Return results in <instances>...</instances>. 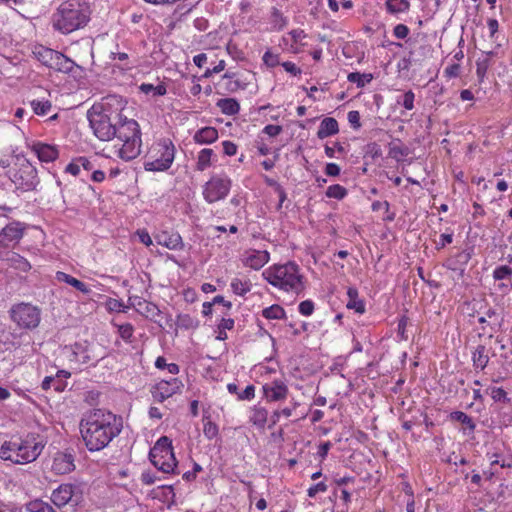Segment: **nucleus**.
<instances>
[{
	"label": "nucleus",
	"mask_w": 512,
	"mask_h": 512,
	"mask_svg": "<svg viewBox=\"0 0 512 512\" xmlns=\"http://www.w3.org/2000/svg\"><path fill=\"white\" fill-rule=\"evenodd\" d=\"M155 239L159 245H162L170 250H181L184 248L182 237L176 232L163 231L155 236Z\"/></svg>",
	"instance_id": "412c9836"
},
{
	"label": "nucleus",
	"mask_w": 512,
	"mask_h": 512,
	"mask_svg": "<svg viewBox=\"0 0 512 512\" xmlns=\"http://www.w3.org/2000/svg\"><path fill=\"white\" fill-rule=\"evenodd\" d=\"M11 320L20 328L33 330L41 321V310L31 303H17L9 310Z\"/></svg>",
	"instance_id": "0eeeda50"
},
{
	"label": "nucleus",
	"mask_w": 512,
	"mask_h": 512,
	"mask_svg": "<svg viewBox=\"0 0 512 512\" xmlns=\"http://www.w3.org/2000/svg\"><path fill=\"white\" fill-rule=\"evenodd\" d=\"M177 324L184 329H195L198 327L199 322L189 314H181L177 318Z\"/></svg>",
	"instance_id": "c03bdc74"
},
{
	"label": "nucleus",
	"mask_w": 512,
	"mask_h": 512,
	"mask_svg": "<svg viewBox=\"0 0 512 512\" xmlns=\"http://www.w3.org/2000/svg\"><path fill=\"white\" fill-rule=\"evenodd\" d=\"M255 396V387L248 385L242 393L238 394L239 400H251Z\"/></svg>",
	"instance_id": "13d9d810"
},
{
	"label": "nucleus",
	"mask_w": 512,
	"mask_h": 512,
	"mask_svg": "<svg viewBox=\"0 0 512 512\" xmlns=\"http://www.w3.org/2000/svg\"><path fill=\"white\" fill-rule=\"evenodd\" d=\"M56 279L59 282H64V283L74 287L75 289L82 292L83 294H89L91 292V290L87 287V285L84 282L74 278L73 276H71L65 272L58 271L56 273Z\"/></svg>",
	"instance_id": "c756f323"
},
{
	"label": "nucleus",
	"mask_w": 512,
	"mask_h": 512,
	"mask_svg": "<svg viewBox=\"0 0 512 512\" xmlns=\"http://www.w3.org/2000/svg\"><path fill=\"white\" fill-rule=\"evenodd\" d=\"M263 132L270 137H275L282 132V127L280 125H267L264 127Z\"/></svg>",
	"instance_id": "e2e57ef3"
},
{
	"label": "nucleus",
	"mask_w": 512,
	"mask_h": 512,
	"mask_svg": "<svg viewBox=\"0 0 512 512\" xmlns=\"http://www.w3.org/2000/svg\"><path fill=\"white\" fill-rule=\"evenodd\" d=\"M231 188V180L227 176H212L204 185L203 196L209 203L224 199Z\"/></svg>",
	"instance_id": "f8f14e48"
},
{
	"label": "nucleus",
	"mask_w": 512,
	"mask_h": 512,
	"mask_svg": "<svg viewBox=\"0 0 512 512\" xmlns=\"http://www.w3.org/2000/svg\"><path fill=\"white\" fill-rule=\"evenodd\" d=\"M471 257V249L463 250L447 261V268L453 271H460V273L462 274L464 272L465 266L468 264Z\"/></svg>",
	"instance_id": "5701e85b"
},
{
	"label": "nucleus",
	"mask_w": 512,
	"mask_h": 512,
	"mask_svg": "<svg viewBox=\"0 0 512 512\" xmlns=\"http://www.w3.org/2000/svg\"><path fill=\"white\" fill-rule=\"evenodd\" d=\"M262 315L266 319H282L285 317V310L280 305L274 304L263 309Z\"/></svg>",
	"instance_id": "ea45409f"
},
{
	"label": "nucleus",
	"mask_w": 512,
	"mask_h": 512,
	"mask_svg": "<svg viewBox=\"0 0 512 512\" xmlns=\"http://www.w3.org/2000/svg\"><path fill=\"white\" fill-rule=\"evenodd\" d=\"M500 44L495 49L483 51L482 55L476 60V75L479 82H483L488 69L493 65V57L498 56V49Z\"/></svg>",
	"instance_id": "6ab92c4d"
},
{
	"label": "nucleus",
	"mask_w": 512,
	"mask_h": 512,
	"mask_svg": "<svg viewBox=\"0 0 512 512\" xmlns=\"http://www.w3.org/2000/svg\"><path fill=\"white\" fill-rule=\"evenodd\" d=\"M234 327V320L232 318H222L219 325L218 330H231Z\"/></svg>",
	"instance_id": "774afa93"
},
{
	"label": "nucleus",
	"mask_w": 512,
	"mask_h": 512,
	"mask_svg": "<svg viewBox=\"0 0 512 512\" xmlns=\"http://www.w3.org/2000/svg\"><path fill=\"white\" fill-rule=\"evenodd\" d=\"M119 142L130 139H140L141 131L139 124L134 119H128L124 117L123 121H120L116 127V135Z\"/></svg>",
	"instance_id": "2eb2a0df"
},
{
	"label": "nucleus",
	"mask_w": 512,
	"mask_h": 512,
	"mask_svg": "<svg viewBox=\"0 0 512 512\" xmlns=\"http://www.w3.org/2000/svg\"><path fill=\"white\" fill-rule=\"evenodd\" d=\"M213 155V150L209 148L202 149L197 158L196 169L198 171H204L211 165V157Z\"/></svg>",
	"instance_id": "4c0bfd02"
},
{
	"label": "nucleus",
	"mask_w": 512,
	"mask_h": 512,
	"mask_svg": "<svg viewBox=\"0 0 512 512\" xmlns=\"http://www.w3.org/2000/svg\"><path fill=\"white\" fill-rule=\"evenodd\" d=\"M87 117L90 123V127L98 139L102 141H108L115 137L116 127L118 125L117 122L92 108L88 110Z\"/></svg>",
	"instance_id": "1a4fd4ad"
},
{
	"label": "nucleus",
	"mask_w": 512,
	"mask_h": 512,
	"mask_svg": "<svg viewBox=\"0 0 512 512\" xmlns=\"http://www.w3.org/2000/svg\"><path fill=\"white\" fill-rule=\"evenodd\" d=\"M140 90L145 94L153 93L154 96H162L165 95L167 92L166 87L164 85L154 86L153 84L147 83H143L140 86Z\"/></svg>",
	"instance_id": "49530a36"
},
{
	"label": "nucleus",
	"mask_w": 512,
	"mask_h": 512,
	"mask_svg": "<svg viewBox=\"0 0 512 512\" xmlns=\"http://www.w3.org/2000/svg\"><path fill=\"white\" fill-rule=\"evenodd\" d=\"M56 52L57 51L44 46L36 47L33 51L36 58L47 67L51 65L54 56H56Z\"/></svg>",
	"instance_id": "f704fd0d"
},
{
	"label": "nucleus",
	"mask_w": 512,
	"mask_h": 512,
	"mask_svg": "<svg viewBox=\"0 0 512 512\" xmlns=\"http://www.w3.org/2000/svg\"><path fill=\"white\" fill-rule=\"evenodd\" d=\"M512 275V269L506 265L497 267L493 272L495 280H502Z\"/></svg>",
	"instance_id": "09e8293b"
},
{
	"label": "nucleus",
	"mask_w": 512,
	"mask_h": 512,
	"mask_svg": "<svg viewBox=\"0 0 512 512\" xmlns=\"http://www.w3.org/2000/svg\"><path fill=\"white\" fill-rule=\"evenodd\" d=\"M25 512H56V510L49 503L37 499L25 505Z\"/></svg>",
	"instance_id": "e433bc0d"
},
{
	"label": "nucleus",
	"mask_w": 512,
	"mask_h": 512,
	"mask_svg": "<svg viewBox=\"0 0 512 512\" xmlns=\"http://www.w3.org/2000/svg\"><path fill=\"white\" fill-rule=\"evenodd\" d=\"M43 449L41 442L35 437L10 440L3 443L0 448V458L10 460L16 464H25L35 461Z\"/></svg>",
	"instance_id": "7ed1b4c3"
},
{
	"label": "nucleus",
	"mask_w": 512,
	"mask_h": 512,
	"mask_svg": "<svg viewBox=\"0 0 512 512\" xmlns=\"http://www.w3.org/2000/svg\"><path fill=\"white\" fill-rule=\"evenodd\" d=\"M263 392L268 401H280L287 397L288 387L281 380H273L263 385Z\"/></svg>",
	"instance_id": "aec40b11"
},
{
	"label": "nucleus",
	"mask_w": 512,
	"mask_h": 512,
	"mask_svg": "<svg viewBox=\"0 0 512 512\" xmlns=\"http://www.w3.org/2000/svg\"><path fill=\"white\" fill-rule=\"evenodd\" d=\"M386 7L390 13H401L408 10L409 2L407 0H387Z\"/></svg>",
	"instance_id": "a19ab883"
},
{
	"label": "nucleus",
	"mask_w": 512,
	"mask_h": 512,
	"mask_svg": "<svg viewBox=\"0 0 512 512\" xmlns=\"http://www.w3.org/2000/svg\"><path fill=\"white\" fill-rule=\"evenodd\" d=\"M491 396L494 401L509 402V398L507 397L506 391L501 387H493L491 391Z\"/></svg>",
	"instance_id": "8fccbe9b"
},
{
	"label": "nucleus",
	"mask_w": 512,
	"mask_h": 512,
	"mask_svg": "<svg viewBox=\"0 0 512 512\" xmlns=\"http://www.w3.org/2000/svg\"><path fill=\"white\" fill-rule=\"evenodd\" d=\"M489 350L485 345H478L473 351L472 361L475 368L483 370L489 363Z\"/></svg>",
	"instance_id": "c85d7f7f"
},
{
	"label": "nucleus",
	"mask_w": 512,
	"mask_h": 512,
	"mask_svg": "<svg viewBox=\"0 0 512 512\" xmlns=\"http://www.w3.org/2000/svg\"><path fill=\"white\" fill-rule=\"evenodd\" d=\"M75 469L74 457L71 453L57 452L52 461L51 470L57 475H64Z\"/></svg>",
	"instance_id": "f3484780"
},
{
	"label": "nucleus",
	"mask_w": 512,
	"mask_h": 512,
	"mask_svg": "<svg viewBox=\"0 0 512 512\" xmlns=\"http://www.w3.org/2000/svg\"><path fill=\"white\" fill-rule=\"evenodd\" d=\"M129 305L136 309L138 313L151 320L159 316L161 311L158 306L152 302H149L139 296L129 297Z\"/></svg>",
	"instance_id": "a211bd4d"
},
{
	"label": "nucleus",
	"mask_w": 512,
	"mask_h": 512,
	"mask_svg": "<svg viewBox=\"0 0 512 512\" xmlns=\"http://www.w3.org/2000/svg\"><path fill=\"white\" fill-rule=\"evenodd\" d=\"M414 99V93L411 90H409L404 93L401 104L405 107V109L412 110L414 108ZM398 103H400V101H398Z\"/></svg>",
	"instance_id": "3c124183"
},
{
	"label": "nucleus",
	"mask_w": 512,
	"mask_h": 512,
	"mask_svg": "<svg viewBox=\"0 0 512 512\" xmlns=\"http://www.w3.org/2000/svg\"><path fill=\"white\" fill-rule=\"evenodd\" d=\"M24 227L20 222H11L0 231V259L11 243L18 242L23 237Z\"/></svg>",
	"instance_id": "4468645a"
},
{
	"label": "nucleus",
	"mask_w": 512,
	"mask_h": 512,
	"mask_svg": "<svg viewBox=\"0 0 512 512\" xmlns=\"http://www.w3.org/2000/svg\"><path fill=\"white\" fill-rule=\"evenodd\" d=\"M175 152V146L170 139L157 141L150 148L149 159L144 163V169L153 172L168 170L174 161Z\"/></svg>",
	"instance_id": "39448f33"
},
{
	"label": "nucleus",
	"mask_w": 512,
	"mask_h": 512,
	"mask_svg": "<svg viewBox=\"0 0 512 512\" xmlns=\"http://www.w3.org/2000/svg\"><path fill=\"white\" fill-rule=\"evenodd\" d=\"M218 138V131L214 127H204L194 135V141L199 144H211Z\"/></svg>",
	"instance_id": "7c9ffc66"
},
{
	"label": "nucleus",
	"mask_w": 512,
	"mask_h": 512,
	"mask_svg": "<svg viewBox=\"0 0 512 512\" xmlns=\"http://www.w3.org/2000/svg\"><path fill=\"white\" fill-rule=\"evenodd\" d=\"M53 27L63 34H69L84 27L89 21V8L79 0L63 2L53 14Z\"/></svg>",
	"instance_id": "f03ea898"
},
{
	"label": "nucleus",
	"mask_w": 512,
	"mask_h": 512,
	"mask_svg": "<svg viewBox=\"0 0 512 512\" xmlns=\"http://www.w3.org/2000/svg\"><path fill=\"white\" fill-rule=\"evenodd\" d=\"M314 311V303L311 300L302 301L299 304V312L304 316H310Z\"/></svg>",
	"instance_id": "864d4df0"
},
{
	"label": "nucleus",
	"mask_w": 512,
	"mask_h": 512,
	"mask_svg": "<svg viewBox=\"0 0 512 512\" xmlns=\"http://www.w3.org/2000/svg\"><path fill=\"white\" fill-rule=\"evenodd\" d=\"M30 105L34 113L41 116L48 114L52 107L50 101L48 100H33L31 101Z\"/></svg>",
	"instance_id": "37998d69"
},
{
	"label": "nucleus",
	"mask_w": 512,
	"mask_h": 512,
	"mask_svg": "<svg viewBox=\"0 0 512 512\" xmlns=\"http://www.w3.org/2000/svg\"><path fill=\"white\" fill-rule=\"evenodd\" d=\"M182 387L183 383L178 378L161 380L151 388V394L155 401L162 403L174 394L179 393Z\"/></svg>",
	"instance_id": "ddd939ff"
},
{
	"label": "nucleus",
	"mask_w": 512,
	"mask_h": 512,
	"mask_svg": "<svg viewBox=\"0 0 512 512\" xmlns=\"http://www.w3.org/2000/svg\"><path fill=\"white\" fill-rule=\"evenodd\" d=\"M225 69V61L221 60L219 63L213 67L212 69H207L203 75V77L208 78L212 76L213 74L220 73Z\"/></svg>",
	"instance_id": "0e129e2a"
},
{
	"label": "nucleus",
	"mask_w": 512,
	"mask_h": 512,
	"mask_svg": "<svg viewBox=\"0 0 512 512\" xmlns=\"http://www.w3.org/2000/svg\"><path fill=\"white\" fill-rule=\"evenodd\" d=\"M222 146L224 154L227 156H234L237 153V145L231 141H224Z\"/></svg>",
	"instance_id": "052dcab7"
},
{
	"label": "nucleus",
	"mask_w": 512,
	"mask_h": 512,
	"mask_svg": "<svg viewBox=\"0 0 512 512\" xmlns=\"http://www.w3.org/2000/svg\"><path fill=\"white\" fill-rule=\"evenodd\" d=\"M348 302L346 307L348 309H354L357 313H363L365 311V305L358 297V290L354 287H349L347 290Z\"/></svg>",
	"instance_id": "473e14b6"
},
{
	"label": "nucleus",
	"mask_w": 512,
	"mask_h": 512,
	"mask_svg": "<svg viewBox=\"0 0 512 512\" xmlns=\"http://www.w3.org/2000/svg\"><path fill=\"white\" fill-rule=\"evenodd\" d=\"M75 66L74 61L57 51L49 68L63 73H71Z\"/></svg>",
	"instance_id": "a878e982"
},
{
	"label": "nucleus",
	"mask_w": 512,
	"mask_h": 512,
	"mask_svg": "<svg viewBox=\"0 0 512 512\" xmlns=\"http://www.w3.org/2000/svg\"><path fill=\"white\" fill-rule=\"evenodd\" d=\"M393 32H394L395 37H397L398 39H404L409 34V29L404 24H398L394 27Z\"/></svg>",
	"instance_id": "bf43d9fd"
},
{
	"label": "nucleus",
	"mask_w": 512,
	"mask_h": 512,
	"mask_svg": "<svg viewBox=\"0 0 512 512\" xmlns=\"http://www.w3.org/2000/svg\"><path fill=\"white\" fill-rule=\"evenodd\" d=\"M347 79L349 82L355 83L357 87L361 88L364 87L367 83H370L373 79V76L370 73L361 74L359 72H352L348 74Z\"/></svg>",
	"instance_id": "58836bf2"
},
{
	"label": "nucleus",
	"mask_w": 512,
	"mask_h": 512,
	"mask_svg": "<svg viewBox=\"0 0 512 512\" xmlns=\"http://www.w3.org/2000/svg\"><path fill=\"white\" fill-rule=\"evenodd\" d=\"M82 490L73 483L60 484L51 493V501L58 508L66 505L77 506L82 501Z\"/></svg>",
	"instance_id": "9d476101"
},
{
	"label": "nucleus",
	"mask_w": 512,
	"mask_h": 512,
	"mask_svg": "<svg viewBox=\"0 0 512 512\" xmlns=\"http://www.w3.org/2000/svg\"><path fill=\"white\" fill-rule=\"evenodd\" d=\"M31 149L41 162H52L59 155L56 147L41 142L33 143Z\"/></svg>",
	"instance_id": "4be33fe9"
},
{
	"label": "nucleus",
	"mask_w": 512,
	"mask_h": 512,
	"mask_svg": "<svg viewBox=\"0 0 512 512\" xmlns=\"http://www.w3.org/2000/svg\"><path fill=\"white\" fill-rule=\"evenodd\" d=\"M450 420L460 422L464 425L463 434L471 435L474 433L476 424L472 417L462 411H453L449 415Z\"/></svg>",
	"instance_id": "bb28decb"
},
{
	"label": "nucleus",
	"mask_w": 512,
	"mask_h": 512,
	"mask_svg": "<svg viewBox=\"0 0 512 512\" xmlns=\"http://www.w3.org/2000/svg\"><path fill=\"white\" fill-rule=\"evenodd\" d=\"M325 173L328 176L336 177L340 174V167L335 163H328L325 167Z\"/></svg>",
	"instance_id": "338daca9"
},
{
	"label": "nucleus",
	"mask_w": 512,
	"mask_h": 512,
	"mask_svg": "<svg viewBox=\"0 0 512 512\" xmlns=\"http://www.w3.org/2000/svg\"><path fill=\"white\" fill-rule=\"evenodd\" d=\"M79 426L85 446L94 452L107 447L120 434L123 421L110 411L92 409L83 415Z\"/></svg>",
	"instance_id": "f257e3e1"
},
{
	"label": "nucleus",
	"mask_w": 512,
	"mask_h": 512,
	"mask_svg": "<svg viewBox=\"0 0 512 512\" xmlns=\"http://www.w3.org/2000/svg\"><path fill=\"white\" fill-rule=\"evenodd\" d=\"M346 194H347V190L339 184L331 185L326 190L327 197L335 198L338 200L343 199L346 196Z\"/></svg>",
	"instance_id": "a18cd8bd"
},
{
	"label": "nucleus",
	"mask_w": 512,
	"mask_h": 512,
	"mask_svg": "<svg viewBox=\"0 0 512 512\" xmlns=\"http://www.w3.org/2000/svg\"><path fill=\"white\" fill-rule=\"evenodd\" d=\"M141 145V138L121 141L119 144L115 145V152L122 160L130 161L135 159L141 153Z\"/></svg>",
	"instance_id": "dca6fc26"
},
{
	"label": "nucleus",
	"mask_w": 512,
	"mask_h": 512,
	"mask_svg": "<svg viewBox=\"0 0 512 512\" xmlns=\"http://www.w3.org/2000/svg\"><path fill=\"white\" fill-rule=\"evenodd\" d=\"M118 331L123 340L130 341V339L133 335L134 328L130 323H126V324L119 326Z\"/></svg>",
	"instance_id": "603ef678"
},
{
	"label": "nucleus",
	"mask_w": 512,
	"mask_h": 512,
	"mask_svg": "<svg viewBox=\"0 0 512 512\" xmlns=\"http://www.w3.org/2000/svg\"><path fill=\"white\" fill-rule=\"evenodd\" d=\"M267 251L253 250L245 258L244 264L254 270H259L269 261Z\"/></svg>",
	"instance_id": "b1692460"
},
{
	"label": "nucleus",
	"mask_w": 512,
	"mask_h": 512,
	"mask_svg": "<svg viewBox=\"0 0 512 512\" xmlns=\"http://www.w3.org/2000/svg\"><path fill=\"white\" fill-rule=\"evenodd\" d=\"M217 107L221 112L226 115H235L240 110V105L237 100L233 98H222L217 102Z\"/></svg>",
	"instance_id": "72a5a7b5"
},
{
	"label": "nucleus",
	"mask_w": 512,
	"mask_h": 512,
	"mask_svg": "<svg viewBox=\"0 0 512 512\" xmlns=\"http://www.w3.org/2000/svg\"><path fill=\"white\" fill-rule=\"evenodd\" d=\"M227 52L229 55H231L236 60H242L243 59V52L238 49L236 44H233L232 42H229L227 44Z\"/></svg>",
	"instance_id": "4d7b16f0"
},
{
	"label": "nucleus",
	"mask_w": 512,
	"mask_h": 512,
	"mask_svg": "<svg viewBox=\"0 0 512 512\" xmlns=\"http://www.w3.org/2000/svg\"><path fill=\"white\" fill-rule=\"evenodd\" d=\"M327 488L328 487L324 482H319V483L311 486L308 489L307 494L309 497L314 498L317 495V493L327 491Z\"/></svg>",
	"instance_id": "6e6d98bb"
},
{
	"label": "nucleus",
	"mask_w": 512,
	"mask_h": 512,
	"mask_svg": "<svg viewBox=\"0 0 512 512\" xmlns=\"http://www.w3.org/2000/svg\"><path fill=\"white\" fill-rule=\"evenodd\" d=\"M339 132L338 122L336 119L332 117L324 118L319 126L317 131V137L319 139H324L329 136L335 135Z\"/></svg>",
	"instance_id": "cd10ccee"
},
{
	"label": "nucleus",
	"mask_w": 512,
	"mask_h": 512,
	"mask_svg": "<svg viewBox=\"0 0 512 512\" xmlns=\"http://www.w3.org/2000/svg\"><path fill=\"white\" fill-rule=\"evenodd\" d=\"M125 105L126 102L121 96L108 95L103 97L100 102L93 104L91 108L119 123L125 117L123 115Z\"/></svg>",
	"instance_id": "9b49d317"
},
{
	"label": "nucleus",
	"mask_w": 512,
	"mask_h": 512,
	"mask_svg": "<svg viewBox=\"0 0 512 512\" xmlns=\"http://www.w3.org/2000/svg\"><path fill=\"white\" fill-rule=\"evenodd\" d=\"M136 234L140 242L145 246H150L152 244L151 236L146 230H137Z\"/></svg>",
	"instance_id": "69168bd1"
},
{
	"label": "nucleus",
	"mask_w": 512,
	"mask_h": 512,
	"mask_svg": "<svg viewBox=\"0 0 512 512\" xmlns=\"http://www.w3.org/2000/svg\"><path fill=\"white\" fill-rule=\"evenodd\" d=\"M10 173V178L18 189L30 191L39 183L36 168L25 158H17L15 167Z\"/></svg>",
	"instance_id": "6e6552de"
},
{
	"label": "nucleus",
	"mask_w": 512,
	"mask_h": 512,
	"mask_svg": "<svg viewBox=\"0 0 512 512\" xmlns=\"http://www.w3.org/2000/svg\"><path fill=\"white\" fill-rule=\"evenodd\" d=\"M149 458L155 468L163 473H172L177 466L172 441L167 436L159 438L151 448Z\"/></svg>",
	"instance_id": "423d86ee"
},
{
	"label": "nucleus",
	"mask_w": 512,
	"mask_h": 512,
	"mask_svg": "<svg viewBox=\"0 0 512 512\" xmlns=\"http://www.w3.org/2000/svg\"><path fill=\"white\" fill-rule=\"evenodd\" d=\"M8 264L16 270L27 272L31 269V265L27 259L15 252H6Z\"/></svg>",
	"instance_id": "2f4dec72"
},
{
	"label": "nucleus",
	"mask_w": 512,
	"mask_h": 512,
	"mask_svg": "<svg viewBox=\"0 0 512 512\" xmlns=\"http://www.w3.org/2000/svg\"><path fill=\"white\" fill-rule=\"evenodd\" d=\"M203 433L209 440L214 439L218 435V426L211 420L204 423Z\"/></svg>",
	"instance_id": "de8ad7c7"
},
{
	"label": "nucleus",
	"mask_w": 512,
	"mask_h": 512,
	"mask_svg": "<svg viewBox=\"0 0 512 512\" xmlns=\"http://www.w3.org/2000/svg\"><path fill=\"white\" fill-rule=\"evenodd\" d=\"M71 349L74 359L82 364H87L94 358L91 346L86 341L76 342Z\"/></svg>",
	"instance_id": "393cba45"
},
{
	"label": "nucleus",
	"mask_w": 512,
	"mask_h": 512,
	"mask_svg": "<svg viewBox=\"0 0 512 512\" xmlns=\"http://www.w3.org/2000/svg\"><path fill=\"white\" fill-rule=\"evenodd\" d=\"M231 288L235 294L243 296L250 291L251 284L249 281L234 278L231 282Z\"/></svg>",
	"instance_id": "79ce46f5"
},
{
	"label": "nucleus",
	"mask_w": 512,
	"mask_h": 512,
	"mask_svg": "<svg viewBox=\"0 0 512 512\" xmlns=\"http://www.w3.org/2000/svg\"><path fill=\"white\" fill-rule=\"evenodd\" d=\"M268 411L264 407L255 406L250 421L258 428H264L267 422Z\"/></svg>",
	"instance_id": "c9c22d12"
},
{
	"label": "nucleus",
	"mask_w": 512,
	"mask_h": 512,
	"mask_svg": "<svg viewBox=\"0 0 512 512\" xmlns=\"http://www.w3.org/2000/svg\"><path fill=\"white\" fill-rule=\"evenodd\" d=\"M263 62L268 67H275L279 64L278 56L270 51H266L263 55Z\"/></svg>",
	"instance_id": "5fc2aeb1"
},
{
	"label": "nucleus",
	"mask_w": 512,
	"mask_h": 512,
	"mask_svg": "<svg viewBox=\"0 0 512 512\" xmlns=\"http://www.w3.org/2000/svg\"><path fill=\"white\" fill-rule=\"evenodd\" d=\"M264 278L273 286L299 294L304 285L299 268L294 262L275 265L263 272Z\"/></svg>",
	"instance_id": "20e7f679"
},
{
	"label": "nucleus",
	"mask_w": 512,
	"mask_h": 512,
	"mask_svg": "<svg viewBox=\"0 0 512 512\" xmlns=\"http://www.w3.org/2000/svg\"><path fill=\"white\" fill-rule=\"evenodd\" d=\"M348 121L353 126V128L358 129L360 124V114L358 111L353 110L348 113Z\"/></svg>",
	"instance_id": "680f3d73"
}]
</instances>
